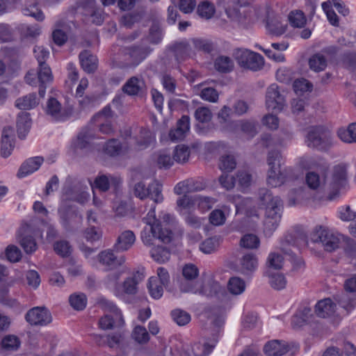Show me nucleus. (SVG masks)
Returning a JSON list of instances; mask_svg holds the SVG:
<instances>
[{
	"mask_svg": "<svg viewBox=\"0 0 356 356\" xmlns=\"http://www.w3.org/2000/svg\"><path fill=\"white\" fill-rule=\"evenodd\" d=\"M348 164L341 163L333 166L326 183V200L332 201L339 197L341 191L348 186Z\"/></svg>",
	"mask_w": 356,
	"mask_h": 356,
	"instance_id": "nucleus-1",
	"label": "nucleus"
},
{
	"mask_svg": "<svg viewBox=\"0 0 356 356\" xmlns=\"http://www.w3.org/2000/svg\"><path fill=\"white\" fill-rule=\"evenodd\" d=\"M305 144L309 148L326 152L333 146L334 142L332 134L326 128L314 126L309 128L305 136Z\"/></svg>",
	"mask_w": 356,
	"mask_h": 356,
	"instance_id": "nucleus-2",
	"label": "nucleus"
},
{
	"mask_svg": "<svg viewBox=\"0 0 356 356\" xmlns=\"http://www.w3.org/2000/svg\"><path fill=\"white\" fill-rule=\"evenodd\" d=\"M172 238V232L161 225H145L140 234V238L146 246H156L160 243H168Z\"/></svg>",
	"mask_w": 356,
	"mask_h": 356,
	"instance_id": "nucleus-3",
	"label": "nucleus"
},
{
	"mask_svg": "<svg viewBox=\"0 0 356 356\" xmlns=\"http://www.w3.org/2000/svg\"><path fill=\"white\" fill-rule=\"evenodd\" d=\"M211 323L213 327V337L207 340L202 345L200 343H194L190 350H188L189 356H206L209 355L215 348L218 343V333L220 327L224 324V318L222 316L212 317Z\"/></svg>",
	"mask_w": 356,
	"mask_h": 356,
	"instance_id": "nucleus-4",
	"label": "nucleus"
},
{
	"mask_svg": "<svg viewBox=\"0 0 356 356\" xmlns=\"http://www.w3.org/2000/svg\"><path fill=\"white\" fill-rule=\"evenodd\" d=\"M281 153L277 150L269 152L267 163L269 166L266 181L272 187H277L285 182L286 176L281 170Z\"/></svg>",
	"mask_w": 356,
	"mask_h": 356,
	"instance_id": "nucleus-5",
	"label": "nucleus"
},
{
	"mask_svg": "<svg viewBox=\"0 0 356 356\" xmlns=\"http://www.w3.org/2000/svg\"><path fill=\"white\" fill-rule=\"evenodd\" d=\"M233 56L241 67L252 71H258L264 65L261 55L245 49H235Z\"/></svg>",
	"mask_w": 356,
	"mask_h": 356,
	"instance_id": "nucleus-6",
	"label": "nucleus"
},
{
	"mask_svg": "<svg viewBox=\"0 0 356 356\" xmlns=\"http://www.w3.org/2000/svg\"><path fill=\"white\" fill-rule=\"evenodd\" d=\"M343 288L344 292L337 296L336 300L348 314L356 307V274L346 280Z\"/></svg>",
	"mask_w": 356,
	"mask_h": 356,
	"instance_id": "nucleus-7",
	"label": "nucleus"
},
{
	"mask_svg": "<svg viewBox=\"0 0 356 356\" xmlns=\"http://www.w3.org/2000/svg\"><path fill=\"white\" fill-rule=\"evenodd\" d=\"M311 240L320 244L325 251L333 252L339 248L340 238L339 235L330 229L320 227L312 234Z\"/></svg>",
	"mask_w": 356,
	"mask_h": 356,
	"instance_id": "nucleus-8",
	"label": "nucleus"
},
{
	"mask_svg": "<svg viewBox=\"0 0 356 356\" xmlns=\"http://www.w3.org/2000/svg\"><path fill=\"white\" fill-rule=\"evenodd\" d=\"M161 185L156 180L152 181L147 187L143 181H138L134 186V195L140 200H145L149 197L155 203H160L163 201V197L161 193Z\"/></svg>",
	"mask_w": 356,
	"mask_h": 356,
	"instance_id": "nucleus-9",
	"label": "nucleus"
},
{
	"mask_svg": "<svg viewBox=\"0 0 356 356\" xmlns=\"http://www.w3.org/2000/svg\"><path fill=\"white\" fill-rule=\"evenodd\" d=\"M181 291L185 293H198L207 297H212L222 291V288L218 282L209 279L204 284L201 282H196L195 284H191L188 282L182 283Z\"/></svg>",
	"mask_w": 356,
	"mask_h": 356,
	"instance_id": "nucleus-10",
	"label": "nucleus"
},
{
	"mask_svg": "<svg viewBox=\"0 0 356 356\" xmlns=\"http://www.w3.org/2000/svg\"><path fill=\"white\" fill-rule=\"evenodd\" d=\"M58 212L60 224L67 232H72L79 227L83 218L76 210L63 204L60 207Z\"/></svg>",
	"mask_w": 356,
	"mask_h": 356,
	"instance_id": "nucleus-11",
	"label": "nucleus"
},
{
	"mask_svg": "<svg viewBox=\"0 0 356 356\" xmlns=\"http://www.w3.org/2000/svg\"><path fill=\"white\" fill-rule=\"evenodd\" d=\"M227 17L238 24L246 26L258 19L254 8L247 6L229 8L226 10Z\"/></svg>",
	"mask_w": 356,
	"mask_h": 356,
	"instance_id": "nucleus-12",
	"label": "nucleus"
},
{
	"mask_svg": "<svg viewBox=\"0 0 356 356\" xmlns=\"http://www.w3.org/2000/svg\"><path fill=\"white\" fill-rule=\"evenodd\" d=\"M63 197L65 200L84 203L88 194L83 191L81 183L72 177H67L63 188Z\"/></svg>",
	"mask_w": 356,
	"mask_h": 356,
	"instance_id": "nucleus-13",
	"label": "nucleus"
},
{
	"mask_svg": "<svg viewBox=\"0 0 356 356\" xmlns=\"http://www.w3.org/2000/svg\"><path fill=\"white\" fill-rule=\"evenodd\" d=\"M25 319L31 325L46 326L51 323L52 316L47 308L35 307L27 312Z\"/></svg>",
	"mask_w": 356,
	"mask_h": 356,
	"instance_id": "nucleus-14",
	"label": "nucleus"
},
{
	"mask_svg": "<svg viewBox=\"0 0 356 356\" xmlns=\"http://www.w3.org/2000/svg\"><path fill=\"white\" fill-rule=\"evenodd\" d=\"M285 103L284 96L281 93L279 86L271 84L266 93V105L268 110L279 112L282 110Z\"/></svg>",
	"mask_w": 356,
	"mask_h": 356,
	"instance_id": "nucleus-15",
	"label": "nucleus"
},
{
	"mask_svg": "<svg viewBox=\"0 0 356 356\" xmlns=\"http://www.w3.org/2000/svg\"><path fill=\"white\" fill-rule=\"evenodd\" d=\"M282 209H275L269 207L265 213L264 221V233L266 236H270L277 228L282 217Z\"/></svg>",
	"mask_w": 356,
	"mask_h": 356,
	"instance_id": "nucleus-16",
	"label": "nucleus"
},
{
	"mask_svg": "<svg viewBox=\"0 0 356 356\" xmlns=\"http://www.w3.org/2000/svg\"><path fill=\"white\" fill-rule=\"evenodd\" d=\"M152 51V49L145 44L131 45L125 47L124 53L128 55L134 65H138L144 60Z\"/></svg>",
	"mask_w": 356,
	"mask_h": 356,
	"instance_id": "nucleus-17",
	"label": "nucleus"
},
{
	"mask_svg": "<svg viewBox=\"0 0 356 356\" xmlns=\"http://www.w3.org/2000/svg\"><path fill=\"white\" fill-rule=\"evenodd\" d=\"M291 348V344L284 340H271L264 346V353L267 356H282L286 354Z\"/></svg>",
	"mask_w": 356,
	"mask_h": 356,
	"instance_id": "nucleus-18",
	"label": "nucleus"
},
{
	"mask_svg": "<svg viewBox=\"0 0 356 356\" xmlns=\"http://www.w3.org/2000/svg\"><path fill=\"white\" fill-rule=\"evenodd\" d=\"M103 150L109 156L116 157L127 154L130 147L127 143L122 144L118 139L112 138L106 142Z\"/></svg>",
	"mask_w": 356,
	"mask_h": 356,
	"instance_id": "nucleus-19",
	"label": "nucleus"
},
{
	"mask_svg": "<svg viewBox=\"0 0 356 356\" xmlns=\"http://www.w3.org/2000/svg\"><path fill=\"white\" fill-rule=\"evenodd\" d=\"M98 259L99 263L104 265L107 270L115 268L125 261L124 257H115L111 250L102 251L98 254Z\"/></svg>",
	"mask_w": 356,
	"mask_h": 356,
	"instance_id": "nucleus-20",
	"label": "nucleus"
},
{
	"mask_svg": "<svg viewBox=\"0 0 356 356\" xmlns=\"http://www.w3.org/2000/svg\"><path fill=\"white\" fill-rule=\"evenodd\" d=\"M259 198L261 203L266 207V211L269 207L275 209H282L283 204L280 198L273 196L272 193L267 188H261L259 191Z\"/></svg>",
	"mask_w": 356,
	"mask_h": 356,
	"instance_id": "nucleus-21",
	"label": "nucleus"
},
{
	"mask_svg": "<svg viewBox=\"0 0 356 356\" xmlns=\"http://www.w3.org/2000/svg\"><path fill=\"white\" fill-rule=\"evenodd\" d=\"M44 159L42 156H35L27 159L20 166L17 172V177L23 178L34 172L39 169Z\"/></svg>",
	"mask_w": 356,
	"mask_h": 356,
	"instance_id": "nucleus-22",
	"label": "nucleus"
},
{
	"mask_svg": "<svg viewBox=\"0 0 356 356\" xmlns=\"http://www.w3.org/2000/svg\"><path fill=\"white\" fill-rule=\"evenodd\" d=\"M14 131L12 127H4L1 134V153L2 156L6 158L11 154L14 148L13 145Z\"/></svg>",
	"mask_w": 356,
	"mask_h": 356,
	"instance_id": "nucleus-23",
	"label": "nucleus"
},
{
	"mask_svg": "<svg viewBox=\"0 0 356 356\" xmlns=\"http://www.w3.org/2000/svg\"><path fill=\"white\" fill-rule=\"evenodd\" d=\"M145 87L143 79L137 76H132L122 86V91L130 96H136L143 93Z\"/></svg>",
	"mask_w": 356,
	"mask_h": 356,
	"instance_id": "nucleus-24",
	"label": "nucleus"
},
{
	"mask_svg": "<svg viewBox=\"0 0 356 356\" xmlns=\"http://www.w3.org/2000/svg\"><path fill=\"white\" fill-rule=\"evenodd\" d=\"M135 241L136 236L134 233L131 230H125L118 237L114 248L118 252L127 251L131 248Z\"/></svg>",
	"mask_w": 356,
	"mask_h": 356,
	"instance_id": "nucleus-25",
	"label": "nucleus"
},
{
	"mask_svg": "<svg viewBox=\"0 0 356 356\" xmlns=\"http://www.w3.org/2000/svg\"><path fill=\"white\" fill-rule=\"evenodd\" d=\"M190 129V118L183 115L177 122L176 129L171 130L169 136L172 141L182 140Z\"/></svg>",
	"mask_w": 356,
	"mask_h": 356,
	"instance_id": "nucleus-26",
	"label": "nucleus"
},
{
	"mask_svg": "<svg viewBox=\"0 0 356 356\" xmlns=\"http://www.w3.org/2000/svg\"><path fill=\"white\" fill-rule=\"evenodd\" d=\"M336 304L329 298L319 300L315 306V313L321 318L332 316L336 311Z\"/></svg>",
	"mask_w": 356,
	"mask_h": 356,
	"instance_id": "nucleus-27",
	"label": "nucleus"
},
{
	"mask_svg": "<svg viewBox=\"0 0 356 356\" xmlns=\"http://www.w3.org/2000/svg\"><path fill=\"white\" fill-rule=\"evenodd\" d=\"M306 183L309 188L316 190L318 192H326L325 177H320L315 172H309L306 175Z\"/></svg>",
	"mask_w": 356,
	"mask_h": 356,
	"instance_id": "nucleus-28",
	"label": "nucleus"
},
{
	"mask_svg": "<svg viewBox=\"0 0 356 356\" xmlns=\"http://www.w3.org/2000/svg\"><path fill=\"white\" fill-rule=\"evenodd\" d=\"M257 267L258 259L253 253H247L240 259V271L244 275L252 273Z\"/></svg>",
	"mask_w": 356,
	"mask_h": 356,
	"instance_id": "nucleus-29",
	"label": "nucleus"
},
{
	"mask_svg": "<svg viewBox=\"0 0 356 356\" xmlns=\"http://www.w3.org/2000/svg\"><path fill=\"white\" fill-rule=\"evenodd\" d=\"M31 119L30 114L26 112H21L17 118V131L18 137L24 139L29 133L31 127Z\"/></svg>",
	"mask_w": 356,
	"mask_h": 356,
	"instance_id": "nucleus-30",
	"label": "nucleus"
},
{
	"mask_svg": "<svg viewBox=\"0 0 356 356\" xmlns=\"http://www.w3.org/2000/svg\"><path fill=\"white\" fill-rule=\"evenodd\" d=\"M81 65L84 71L88 73H92L97 67V58L95 56L90 54V51L84 50L79 54Z\"/></svg>",
	"mask_w": 356,
	"mask_h": 356,
	"instance_id": "nucleus-31",
	"label": "nucleus"
},
{
	"mask_svg": "<svg viewBox=\"0 0 356 356\" xmlns=\"http://www.w3.org/2000/svg\"><path fill=\"white\" fill-rule=\"evenodd\" d=\"M47 113L56 120H64L66 115L62 109L61 104L55 98H50L47 102Z\"/></svg>",
	"mask_w": 356,
	"mask_h": 356,
	"instance_id": "nucleus-32",
	"label": "nucleus"
},
{
	"mask_svg": "<svg viewBox=\"0 0 356 356\" xmlns=\"http://www.w3.org/2000/svg\"><path fill=\"white\" fill-rule=\"evenodd\" d=\"M171 49L178 62H181L188 58L191 51L190 45L186 41L175 42L172 45Z\"/></svg>",
	"mask_w": 356,
	"mask_h": 356,
	"instance_id": "nucleus-33",
	"label": "nucleus"
},
{
	"mask_svg": "<svg viewBox=\"0 0 356 356\" xmlns=\"http://www.w3.org/2000/svg\"><path fill=\"white\" fill-rule=\"evenodd\" d=\"M35 93H30L19 97L15 101V106L20 110H30L38 105Z\"/></svg>",
	"mask_w": 356,
	"mask_h": 356,
	"instance_id": "nucleus-34",
	"label": "nucleus"
},
{
	"mask_svg": "<svg viewBox=\"0 0 356 356\" xmlns=\"http://www.w3.org/2000/svg\"><path fill=\"white\" fill-rule=\"evenodd\" d=\"M337 136L344 143H356V122L350 124L347 128L339 129Z\"/></svg>",
	"mask_w": 356,
	"mask_h": 356,
	"instance_id": "nucleus-35",
	"label": "nucleus"
},
{
	"mask_svg": "<svg viewBox=\"0 0 356 356\" xmlns=\"http://www.w3.org/2000/svg\"><path fill=\"white\" fill-rule=\"evenodd\" d=\"M152 258L158 263H165L169 260L170 257V250L161 245L160 243L152 248L150 250Z\"/></svg>",
	"mask_w": 356,
	"mask_h": 356,
	"instance_id": "nucleus-36",
	"label": "nucleus"
},
{
	"mask_svg": "<svg viewBox=\"0 0 356 356\" xmlns=\"http://www.w3.org/2000/svg\"><path fill=\"white\" fill-rule=\"evenodd\" d=\"M245 281L238 277H232L227 282V289L234 296L242 294L245 290Z\"/></svg>",
	"mask_w": 356,
	"mask_h": 356,
	"instance_id": "nucleus-37",
	"label": "nucleus"
},
{
	"mask_svg": "<svg viewBox=\"0 0 356 356\" xmlns=\"http://www.w3.org/2000/svg\"><path fill=\"white\" fill-rule=\"evenodd\" d=\"M120 182V179L118 177H114L112 176L108 177L104 175L97 177L95 180V184L96 187L102 191H108L111 184L117 186Z\"/></svg>",
	"mask_w": 356,
	"mask_h": 356,
	"instance_id": "nucleus-38",
	"label": "nucleus"
},
{
	"mask_svg": "<svg viewBox=\"0 0 356 356\" xmlns=\"http://www.w3.org/2000/svg\"><path fill=\"white\" fill-rule=\"evenodd\" d=\"M144 276L137 272L132 277H129L123 283L124 291L127 294H135L137 292V284L142 281Z\"/></svg>",
	"mask_w": 356,
	"mask_h": 356,
	"instance_id": "nucleus-39",
	"label": "nucleus"
},
{
	"mask_svg": "<svg viewBox=\"0 0 356 356\" xmlns=\"http://www.w3.org/2000/svg\"><path fill=\"white\" fill-rule=\"evenodd\" d=\"M234 62L228 56H220L216 58L214 62L215 69L222 73L231 72L234 68Z\"/></svg>",
	"mask_w": 356,
	"mask_h": 356,
	"instance_id": "nucleus-40",
	"label": "nucleus"
},
{
	"mask_svg": "<svg viewBox=\"0 0 356 356\" xmlns=\"http://www.w3.org/2000/svg\"><path fill=\"white\" fill-rule=\"evenodd\" d=\"M197 13L202 18L211 19L216 13V8L213 3L209 1H203L198 4Z\"/></svg>",
	"mask_w": 356,
	"mask_h": 356,
	"instance_id": "nucleus-41",
	"label": "nucleus"
},
{
	"mask_svg": "<svg viewBox=\"0 0 356 356\" xmlns=\"http://www.w3.org/2000/svg\"><path fill=\"white\" fill-rule=\"evenodd\" d=\"M69 302L75 310H83L87 305L86 296L83 293H74L70 296Z\"/></svg>",
	"mask_w": 356,
	"mask_h": 356,
	"instance_id": "nucleus-42",
	"label": "nucleus"
},
{
	"mask_svg": "<svg viewBox=\"0 0 356 356\" xmlns=\"http://www.w3.org/2000/svg\"><path fill=\"white\" fill-rule=\"evenodd\" d=\"M309 65L314 72H321L325 69L327 60L321 54H314L309 60Z\"/></svg>",
	"mask_w": 356,
	"mask_h": 356,
	"instance_id": "nucleus-43",
	"label": "nucleus"
},
{
	"mask_svg": "<svg viewBox=\"0 0 356 356\" xmlns=\"http://www.w3.org/2000/svg\"><path fill=\"white\" fill-rule=\"evenodd\" d=\"M268 33L274 36H280L286 32V25L277 19H269L266 24Z\"/></svg>",
	"mask_w": 356,
	"mask_h": 356,
	"instance_id": "nucleus-44",
	"label": "nucleus"
},
{
	"mask_svg": "<svg viewBox=\"0 0 356 356\" xmlns=\"http://www.w3.org/2000/svg\"><path fill=\"white\" fill-rule=\"evenodd\" d=\"M97 303L105 312H111V314H113L116 318H119L120 321H122V314L113 302L104 298H101L98 300Z\"/></svg>",
	"mask_w": 356,
	"mask_h": 356,
	"instance_id": "nucleus-45",
	"label": "nucleus"
},
{
	"mask_svg": "<svg viewBox=\"0 0 356 356\" xmlns=\"http://www.w3.org/2000/svg\"><path fill=\"white\" fill-rule=\"evenodd\" d=\"M190 156V149L184 145H177L173 154V160L179 163H184L188 161Z\"/></svg>",
	"mask_w": 356,
	"mask_h": 356,
	"instance_id": "nucleus-46",
	"label": "nucleus"
},
{
	"mask_svg": "<svg viewBox=\"0 0 356 356\" xmlns=\"http://www.w3.org/2000/svg\"><path fill=\"white\" fill-rule=\"evenodd\" d=\"M131 337L140 344L147 343L149 341V334L146 328L141 325H136L131 333Z\"/></svg>",
	"mask_w": 356,
	"mask_h": 356,
	"instance_id": "nucleus-47",
	"label": "nucleus"
},
{
	"mask_svg": "<svg viewBox=\"0 0 356 356\" xmlns=\"http://www.w3.org/2000/svg\"><path fill=\"white\" fill-rule=\"evenodd\" d=\"M289 21L292 26L302 28L306 24L307 19L303 12L296 10L289 13Z\"/></svg>",
	"mask_w": 356,
	"mask_h": 356,
	"instance_id": "nucleus-48",
	"label": "nucleus"
},
{
	"mask_svg": "<svg viewBox=\"0 0 356 356\" xmlns=\"http://www.w3.org/2000/svg\"><path fill=\"white\" fill-rule=\"evenodd\" d=\"M148 289L150 296L154 299H159L163 293V286L158 282L156 277H152L149 280Z\"/></svg>",
	"mask_w": 356,
	"mask_h": 356,
	"instance_id": "nucleus-49",
	"label": "nucleus"
},
{
	"mask_svg": "<svg viewBox=\"0 0 356 356\" xmlns=\"http://www.w3.org/2000/svg\"><path fill=\"white\" fill-rule=\"evenodd\" d=\"M171 316L173 321L179 326L187 325L191 319L189 313L179 309L172 310Z\"/></svg>",
	"mask_w": 356,
	"mask_h": 356,
	"instance_id": "nucleus-50",
	"label": "nucleus"
},
{
	"mask_svg": "<svg viewBox=\"0 0 356 356\" xmlns=\"http://www.w3.org/2000/svg\"><path fill=\"white\" fill-rule=\"evenodd\" d=\"M259 244V238L253 234L244 235L240 241V245L246 249H257Z\"/></svg>",
	"mask_w": 356,
	"mask_h": 356,
	"instance_id": "nucleus-51",
	"label": "nucleus"
},
{
	"mask_svg": "<svg viewBox=\"0 0 356 356\" xmlns=\"http://www.w3.org/2000/svg\"><path fill=\"white\" fill-rule=\"evenodd\" d=\"M54 249L56 254L62 257L70 256L72 250L71 245L65 240L56 241L54 245Z\"/></svg>",
	"mask_w": 356,
	"mask_h": 356,
	"instance_id": "nucleus-52",
	"label": "nucleus"
},
{
	"mask_svg": "<svg viewBox=\"0 0 356 356\" xmlns=\"http://www.w3.org/2000/svg\"><path fill=\"white\" fill-rule=\"evenodd\" d=\"M236 161L233 155H223L219 161V168L222 171L231 172L236 168Z\"/></svg>",
	"mask_w": 356,
	"mask_h": 356,
	"instance_id": "nucleus-53",
	"label": "nucleus"
},
{
	"mask_svg": "<svg viewBox=\"0 0 356 356\" xmlns=\"http://www.w3.org/2000/svg\"><path fill=\"white\" fill-rule=\"evenodd\" d=\"M92 136L88 131V130H83L78 135L76 141L74 142V147L78 149H84L88 148L89 146L90 140Z\"/></svg>",
	"mask_w": 356,
	"mask_h": 356,
	"instance_id": "nucleus-54",
	"label": "nucleus"
},
{
	"mask_svg": "<svg viewBox=\"0 0 356 356\" xmlns=\"http://www.w3.org/2000/svg\"><path fill=\"white\" fill-rule=\"evenodd\" d=\"M19 241L21 246L27 254H31L37 249V243L31 236H22L19 238Z\"/></svg>",
	"mask_w": 356,
	"mask_h": 356,
	"instance_id": "nucleus-55",
	"label": "nucleus"
},
{
	"mask_svg": "<svg viewBox=\"0 0 356 356\" xmlns=\"http://www.w3.org/2000/svg\"><path fill=\"white\" fill-rule=\"evenodd\" d=\"M269 283L274 289L281 290L285 288L286 280L281 273H274L269 275Z\"/></svg>",
	"mask_w": 356,
	"mask_h": 356,
	"instance_id": "nucleus-56",
	"label": "nucleus"
},
{
	"mask_svg": "<svg viewBox=\"0 0 356 356\" xmlns=\"http://www.w3.org/2000/svg\"><path fill=\"white\" fill-rule=\"evenodd\" d=\"M116 321H118L120 324L123 323V321H120L113 314H105L99 320V327L102 330L113 329Z\"/></svg>",
	"mask_w": 356,
	"mask_h": 356,
	"instance_id": "nucleus-57",
	"label": "nucleus"
},
{
	"mask_svg": "<svg viewBox=\"0 0 356 356\" xmlns=\"http://www.w3.org/2000/svg\"><path fill=\"white\" fill-rule=\"evenodd\" d=\"M215 202L216 200L214 198L197 195L196 205H197L198 209L202 211H206L211 209Z\"/></svg>",
	"mask_w": 356,
	"mask_h": 356,
	"instance_id": "nucleus-58",
	"label": "nucleus"
},
{
	"mask_svg": "<svg viewBox=\"0 0 356 356\" xmlns=\"http://www.w3.org/2000/svg\"><path fill=\"white\" fill-rule=\"evenodd\" d=\"M2 347L8 350H16L19 347L20 341L16 336H6L1 341Z\"/></svg>",
	"mask_w": 356,
	"mask_h": 356,
	"instance_id": "nucleus-59",
	"label": "nucleus"
},
{
	"mask_svg": "<svg viewBox=\"0 0 356 356\" xmlns=\"http://www.w3.org/2000/svg\"><path fill=\"white\" fill-rule=\"evenodd\" d=\"M218 238L216 236L209 238L201 243L200 248L204 253L211 254L214 252L218 246Z\"/></svg>",
	"mask_w": 356,
	"mask_h": 356,
	"instance_id": "nucleus-60",
	"label": "nucleus"
},
{
	"mask_svg": "<svg viewBox=\"0 0 356 356\" xmlns=\"http://www.w3.org/2000/svg\"><path fill=\"white\" fill-rule=\"evenodd\" d=\"M39 71L38 72L40 83H46L52 81V74L50 67L46 63L39 64Z\"/></svg>",
	"mask_w": 356,
	"mask_h": 356,
	"instance_id": "nucleus-61",
	"label": "nucleus"
},
{
	"mask_svg": "<svg viewBox=\"0 0 356 356\" xmlns=\"http://www.w3.org/2000/svg\"><path fill=\"white\" fill-rule=\"evenodd\" d=\"M197 195H184L177 200V205L183 209H191L196 205Z\"/></svg>",
	"mask_w": 356,
	"mask_h": 356,
	"instance_id": "nucleus-62",
	"label": "nucleus"
},
{
	"mask_svg": "<svg viewBox=\"0 0 356 356\" xmlns=\"http://www.w3.org/2000/svg\"><path fill=\"white\" fill-rule=\"evenodd\" d=\"M149 40L152 44H159L162 40V31L159 24L154 23L149 29Z\"/></svg>",
	"mask_w": 356,
	"mask_h": 356,
	"instance_id": "nucleus-63",
	"label": "nucleus"
},
{
	"mask_svg": "<svg viewBox=\"0 0 356 356\" xmlns=\"http://www.w3.org/2000/svg\"><path fill=\"white\" fill-rule=\"evenodd\" d=\"M339 218L343 221H351L356 218V210L349 205L341 207L339 211Z\"/></svg>",
	"mask_w": 356,
	"mask_h": 356,
	"instance_id": "nucleus-64",
	"label": "nucleus"
}]
</instances>
